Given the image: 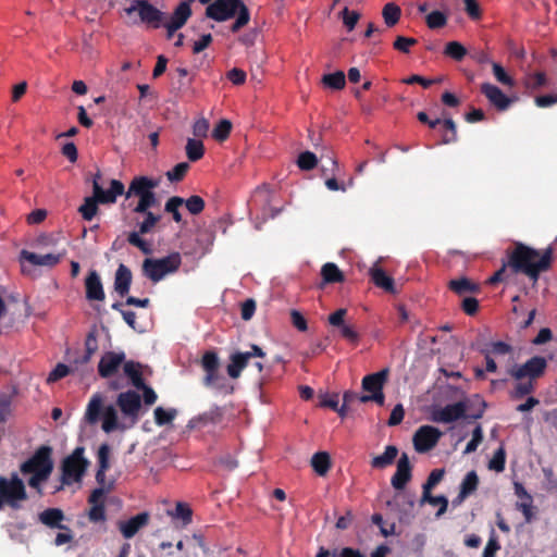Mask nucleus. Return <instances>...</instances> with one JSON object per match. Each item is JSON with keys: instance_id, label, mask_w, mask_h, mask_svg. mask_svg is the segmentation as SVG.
I'll list each match as a JSON object with an SVG mask.
<instances>
[{"instance_id": "nucleus-32", "label": "nucleus", "mask_w": 557, "mask_h": 557, "mask_svg": "<svg viewBox=\"0 0 557 557\" xmlns=\"http://www.w3.org/2000/svg\"><path fill=\"white\" fill-rule=\"evenodd\" d=\"M398 455V448L394 445H388L382 455L375 456L371 460V466L374 469H385L386 467L394 463Z\"/></svg>"}, {"instance_id": "nucleus-39", "label": "nucleus", "mask_w": 557, "mask_h": 557, "mask_svg": "<svg viewBox=\"0 0 557 557\" xmlns=\"http://www.w3.org/2000/svg\"><path fill=\"white\" fill-rule=\"evenodd\" d=\"M420 503L421 504L428 503L432 506H440V508L435 515L437 518L441 517L442 515H444L448 507V499L444 495L433 496L431 494V492L422 493Z\"/></svg>"}, {"instance_id": "nucleus-10", "label": "nucleus", "mask_w": 557, "mask_h": 557, "mask_svg": "<svg viewBox=\"0 0 557 557\" xmlns=\"http://www.w3.org/2000/svg\"><path fill=\"white\" fill-rule=\"evenodd\" d=\"M51 454L50 446H40L29 459L21 465L20 471L23 474L50 475L53 469Z\"/></svg>"}, {"instance_id": "nucleus-22", "label": "nucleus", "mask_w": 557, "mask_h": 557, "mask_svg": "<svg viewBox=\"0 0 557 557\" xmlns=\"http://www.w3.org/2000/svg\"><path fill=\"white\" fill-rule=\"evenodd\" d=\"M86 298L89 301H103L106 294L100 275L96 270L89 271L85 278Z\"/></svg>"}, {"instance_id": "nucleus-11", "label": "nucleus", "mask_w": 557, "mask_h": 557, "mask_svg": "<svg viewBox=\"0 0 557 557\" xmlns=\"http://www.w3.org/2000/svg\"><path fill=\"white\" fill-rule=\"evenodd\" d=\"M84 448L77 447L73 454L62 462V484L70 485L79 482L84 475L88 461L83 457Z\"/></svg>"}, {"instance_id": "nucleus-21", "label": "nucleus", "mask_w": 557, "mask_h": 557, "mask_svg": "<svg viewBox=\"0 0 557 557\" xmlns=\"http://www.w3.org/2000/svg\"><path fill=\"white\" fill-rule=\"evenodd\" d=\"M481 92L487 98L498 111H505L511 103V100L498 88L491 83L481 85Z\"/></svg>"}, {"instance_id": "nucleus-34", "label": "nucleus", "mask_w": 557, "mask_h": 557, "mask_svg": "<svg viewBox=\"0 0 557 557\" xmlns=\"http://www.w3.org/2000/svg\"><path fill=\"white\" fill-rule=\"evenodd\" d=\"M321 275L326 284L342 283L345 280L344 273L333 262H327L322 267Z\"/></svg>"}, {"instance_id": "nucleus-60", "label": "nucleus", "mask_w": 557, "mask_h": 557, "mask_svg": "<svg viewBox=\"0 0 557 557\" xmlns=\"http://www.w3.org/2000/svg\"><path fill=\"white\" fill-rule=\"evenodd\" d=\"M189 170L187 162L177 163L172 170L166 172V177L171 182H180L184 178Z\"/></svg>"}, {"instance_id": "nucleus-48", "label": "nucleus", "mask_w": 557, "mask_h": 557, "mask_svg": "<svg viewBox=\"0 0 557 557\" xmlns=\"http://www.w3.org/2000/svg\"><path fill=\"white\" fill-rule=\"evenodd\" d=\"M443 127L445 133L443 135L442 143L445 145L456 143L458 139L457 125L453 119H445L443 121Z\"/></svg>"}, {"instance_id": "nucleus-1", "label": "nucleus", "mask_w": 557, "mask_h": 557, "mask_svg": "<svg viewBox=\"0 0 557 557\" xmlns=\"http://www.w3.org/2000/svg\"><path fill=\"white\" fill-rule=\"evenodd\" d=\"M553 260L554 249L552 246L540 251L522 243H517L509 253L508 265L515 273H523L536 283L540 274L552 268Z\"/></svg>"}, {"instance_id": "nucleus-54", "label": "nucleus", "mask_w": 557, "mask_h": 557, "mask_svg": "<svg viewBox=\"0 0 557 557\" xmlns=\"http://www.w3.org/2000/svg\"><path fill=\"white\" fill-rule=\"evenodd\" d=\"M222 418H223V411L220 407L218 406H214L212 407L210 410L201 413L199 417H198V421L203 423V424H207V423H219L222 421Z\"/></svg>"}, {"instance_id": "nucleus-50", "label": "nucleus", "mask_w": 557, "mask_h": 557, "mask_svg": "<svg viewBox=\"0 0 557 557\" xmlns=\"http://www.w3.org/2000/svg\"><path fill=\"white\" fill-rule=\"evenodd\" d=\"M547 85L546 74L543 72H536L528 75L525 81V87L532 91L539 90L540 88Z\"/></svg>"}, {"instance_id": "nucleus-55", "label": "nucleus", "mask_w": 557, "mask_h": 557, "mask_svg": "<svg viewBox=\"0 0 557 557\" xmlns=\"http://www.w3.org/2000/svg\"><path fill=\"white\" fill-rule=\"evenodd\" d=\"M72 372H73V368L71 366H67L64 363H58L53 368V370L49 373V375L47 377V383L48 384L54 383V382L65 377L66 375H69Z\"/></svg>"}, {"instance_id": "nucleus-31", "label": "nucleus", "mask_w": 557, "mask_h": 557, "mask_svg": "<svg viewBox=\"0 0 557 557\" xmlns=\"http://www.w3.org/2000/svg\"><path fill=\"white\" fill-rule=\"evenodd\" d=\"M102 430L106 433H111L115 430H124V426L119 423L116 409L112 405H109L103 409Z\"/></svg>"}, {"instance_id": "nucleus-41", "label": "nucleus", "mask_w": 557, "mask_h": 557, "mask_svg": "<svg viewBox=\"0 0 557 557\" xmlns=\"http://www.w3.org/2000/svg\"><path fill=\"white\" fill-rule=\"evenodd\" d=\"M479 486V476L474 470L468 472L460 484V491L463 495L470 496Z\"/></svg>"}, {"instance_id": "nucleus-24", "label": "nucleus", "mask_w": 557, "mask_h": 557, "mask_svg": "<svg viewBox=\"0 0 557 557\" xmlns=\"http://www.w3.org/2000/svg\"><path fill=\"white\" fill-rule=\"evenodd\" d=\"M132 271L128 267L121 263L115 272L114 276V290L119 296L124 297L128 294L132 284Z\"/></svg>"}, {"instance_id": "nucleus-29", "label": "nucleus", "mask_w": 557, "mask_h": 557, "mask_svg": "<svg viewBox=\"0 0 557 557\" xmlns=\"http://www.w3.org/2000/svg\"><path fill=\"white\" fill-rule=\"evenodd\" d=\"M141 369L143 366L139 362L133 360L124 362V373L131 380V383L135 388L145 387V381L143 377Z\"/></svg>"}, {"instance_id": "nucleus-61", "label": "nucleus", "mask_w": 557, "mask_h": 557, "mask_svg": "<svg viewBox=\"0 0 557 557\" xmlns=\"http://www.w3.org/2000/svg\"><path fill=\"white\" fill-rule=\"evenodd\" d=\"M418 40L411 37H405V36H397L393 47L395 50L403 52V53H409L410 47L417 45Z\"/></svg>"}, {"instance_id": "nucleus-64", "label": "nucleus", "mask_w": 557, "mask_h": 557, "mask_svg": "<svg viewBox=\"0 0 557 557\" xmlns=\"http://www.w3.org/2000/svg\"><path fill=\"white\" fill-rule=\"evenodd\" d=\"M500 549V544L494 531L492 532L487 544L483 550L482 557H496V553Z\"/></svg>"}, {"instance_id": "nucleus-36", "label": "nucleus", "mask_w": 557, "mask_h": 557, "mask_svg": "<svg viewBox=\"0 0 557 557\" xmlns=\"http://www.w3.org/2000/svg\"><path fill=\"white\" fill-rule=\"evenodd\" d=\"M313 470L321 476L325 475L331 468V458L326 451H318L311 458Z\"/></svg>"}, {"instance_id": "nucleus-35", "label": "nucleus", "mask_w": 557, "mask_h": 557, "mask_svg": "<svg viewBox=\"0 0 557 557\" xmlns=\"http://www.w3.org/2000/svg\"><path fill=\"white\" fill-rule=\"evenodd\" d=\"M102 409V397L99 394H95L88 405L85 412V419L89 424L98 422L100 412Z\"/></svg>"}, {"instance_id": "nucleus-26", "label": "nucleus", "mask_w": 557, "mask_h": 557, "mask_svg": "<svg viewBox=\"0 0 557 557\" xmlns=\"http://www.w3.org/2000/svg\"><path fill=\"white\" fill-rule=\"evenodd\" d=\"M249 356L242 351H236L230 356V363L226 371L230 377L238 379L243 370L248 366Z\"/></svg>"}, {"instance_id": "nucleus-19", "label": "nucleus", "mask_w": 557, "mask_h": 557, "mask_svg": "<svg viewBox=\"0 0 557 557\" xmlns=\"http://www.w3.org/2000/svg\"><path fill=\"white\" fill-rule=\"evenodd\" d=\"M411 465L409 457L404 453L397 461L396 472L392 476L391 483L395 490H404L406 484L411 480Z\"/></svg>"}, {"instance_id": "nucleus-63", "label": "nucleus", "mask_w": 557, "mask_h": 557, "mask_svg": "<svg viewBox=\"0 0 557 557\" xmlns=\"http://www.w3.org/2000/svg\"><path fill=\"white\" fill-rule=\"evenodd\" d=\"M173 517L182 519L184 524H189L191 522L193 511L188 505L184 503H177L175 511L173 512Z\"/></svg>"}, {"instance_id": "nucleus-16", "label": "nucleus", "mask_w": 557, "mask_h": 557, "mask_svg": "<svg viewBox=\"0 0 557 557\" xmlns=\"http://www.w3.org/2000/svg\"><path fill=\"white\" fill-rule=\"evenodd\" d=\"M116 405L125 417L132 419L133 423L137 422L141 409V398L137 392L129 389L120 393Z\"/></svg>"}, {"instance_id": "nucleus-38", "label": "nucleus", "mask_w": 557, "mask_h": 557, "mask_svg": "<svg viewBox=\"0 0 557 557\" xmlns=\"http://www.w3.org/2000/svg\"><path fill=\"white\" fill-rule=\"evenodd\" d=\"M382 16L386 26L393 27L399 22L401 10L397 4L389 2L384 5L382 10Z\"/></svg>"}, {"instance_id": "nucleus-40", "label": "nucleus", "mask_w": 557, "mask_h": 557, "mask_svg": "<svg viewBox=\"0 0 557 557\" xmlns=\"http://www.w3.org/2000/svg\"><path fill=\"white\" fill-rule=\"evenodd\" d=\"M322 83L325 87L334 90H341L345 87L346 84L345 74L343 71L325 74L322 77Z\"/></svg>"}, {"instance_id": "nucleus-59", "label": "nucleus", "mask_w": 557, "mask_h": 557, "mask_svg": "<svg viewBox=\"0 0 557 557\" xmlns=\"http://www.w3.org/2000/svg\"><path fill=\"white\" fill-rule=\"evenodd\" d=\"M184 203L189 213L194 215L201 213L206 206L205 200L197 195L190 196L188 199L184 200Z\"/></svg>"}, {"instance_id": "nucleus-47", "label": "nucleus", "mask_w": 557, "mask_h": 557, "mask_svg": "<svg viewBox=\"0 0 557 557\" xmlns=\"http://www.w3.org/2000/svg\"><path fill=\"white\" fill-rule=\"evenodd\" d=\"M232 131V123L228 120H221L212 131V137L216 141H224L228 138Z\"/></svg>"}, {"instance_id": "nucleus-3", "label": "nucleus", "mask_w": 557, "mask_h": 557, "mask_svg": "<svg viewBox=\"0 0 557 557\" xmlns=\"http://www.w3.org/2000/svg\"><path fill=\"white\" fill-rule=\"evenodd\" d=\"M28 498L25 484L16 472L9 476L0 475V510L4 506L12 510H20L22 502Z\"/></svg>"}, {"instance_id": "nucleus-15", "label": "nucleus", "mask_w": 557, "mask_h": 557, "mask_svg": "<svg viewBox=\"0 0 557 557\" xmlns=\"http://www.w3.org/2000/svg\"><path fill=\"white\" fill-rule=\"evenodd\" d=\"M443 433L435 426L432 425H422L420 426L412 437L413 447L417 453L423 454L433 449L438 441L441 440Z\"/></svg>"}, {"instance_id": "nucleus-46", "label": "nucleus", "mask_w": 557, "mask_h": 557, "mask_svg": "<svg viewBox=\"0 0 557 557\" xmlns=\"http://www.w3.org/2000/svg\"><path fill=\"white\" fill-rule=\"evenodd\" d=\"M98 350V341L95 333L90 332L85 339V354L79 360L81 363H88L92 355Z\"/></svg>"}, {"instance_id": "nucleus-33", "label": "nucleus", "mask_w": 557, "mask_h": 557, "mask_svg": "<svg viewBox=\"0 0 557 557\" xmlns=\"http://www.w3.org/2000/svg\"><path fill=\"white\" fill-rule=\"evenodd\" d=\"M195 0H183L180 2V4L174 9L170 22L182 28L191 15L190 5Z\"/></svg>"}, {"instance_id": "nucleus-13", "label": "nucleus", "mask_w": 557, "mask_h": 557, "mask_svg": "<svg viewBox=\"0 0 557 557\" xmlns=\"http://www.w3.org/2000/svg\"><path fill=\"white\" fill-rule=\"evenodd\" d=\"M141 213L145 214V220L139 224L138 232H131L127 235V242L129 245L138 248L143 253L150 255L152 253V246L150 243L143 239L140 235L148 234L160 221L161 216L149 210Z\"/></svg>"}, {"instance_id": "nucleus-12", "label": "nucleus", "mask_w": 557, "mask_h": 557, "mask_svg": "<svg viewBox=\"0 0 557 557\" xmlns=\"http://www.w3.org/2000/svg\"><path fill=\"white\" fill-rule=\"evenodd\" d=\"M546 368V359L541 356H534L521 366H512L510 369H508V374L517 381H521L524 377H528V380L534 382L545 373Z\"/></svg>"}, {"instance_id": "nucleus-56", "label": "nucleus", "mask_w": 557, "mask_h": 557, "mask_svg": "<svg viewBox=\"0 0 557 557\" xmlns=\"http://www.w3.org/2000/svg\"><path fill=\"white\" fill-rule=\"evenodd\" d=\"M317 163L318 159L311 151H305L298 156L297 164L301 170L310 171L317 166Z\"/></svg>"}, {"instance_id": "nucleus-45", "label": "nucleus", "mask_w": 557, "mask_h": 557, "mask_svg": "<svg viewBox=\"0 0 557 557\" xmlns=\"http://www.w3.org/2000/svg\"><path fill=\"white\" fill-rule=\"evenodd\" d=\"M153 413H154L156 424L159 426H163L165 424L171 423L175 419L177 411H176V409H173V408L165 410L162 407H157L154 409Z\"/></svg>"}, {"instance_id": "nucleus-30", "label": "nucleus", "mask_w": 557, "mask_h": 557, "mask_svg": "<svg viewBox=\"0 0 557 557\" xmlns=\"http://www.w3.org/2000/svg\"><path fill=\"white\" fill-rule=\"evenodd\" d=\"M110 446L109 444L104 443L101 444L98 449V470L96 473V480L99 484H103L106 480V471L110 468L109 465V457H110Z\"/></svg>"}, {"instance_id": "nucleus-44", "label": "nucleus", "mask_w": 557, "mask_h": 557, "mask_svg": "<svg viewBox=\"0 0 557 557\" xmlns=\"http://www.w3.org/2000/svg\"><path fill=\"white\" fill-rule=\"evenodd\" d=\"M534 389H535V384L533 381L528 380V381L523 382L521 380L515 385L513 389L510 392V397L513 399H521L524 396L533 393Z\"/></svg>"}, {"instance_id": "nucleus-18", "label": "nucleus", "mask_w": 557, "mask_h": 557, "mask_svg": "<svg viewBox=\"0 0 557 557\" xmlns=\"http://www.w3.org/2000/svg\"><path fill=\"white\" fill-rule=\"evenodd\" d=\"M125 354L123 351H107L100 359L98 363V373L103 379H109L115 375L121 368L124 366Z\"/></svg>"}, {"instance_id": "nucleus-53", "label": "nucleus", "mask_w": 557, "mask_h": 557, "mask_svg": "<svg viewBox=\"0 0 557 557\" xmlns=\"http://www.w3.org/2000/svg\"><path fill=\"white\" fill-rule=\"evenodd\" d=\"M493 74L496 81L505 86L512 87L515 85L513 78L505 71V69L496 62H491Z\"/></svg>"}, {"instance_id": "nucleus-2", "label": "nucleus", "mask_w": 557, "mask_h": 557, "mask_svg": "<svg viewBox=\"0 0 557 557\" xmlns=\"http://www.w3.org/2000/svg\"><path fill=\"white\" fill-rule=\"evenodd\" d=\"M109 189H103L102 185L95 182L92 196L86 197L84 203L78 208V212L86 221H91L98 213V205H112L116 202L119 196L124 194V184L115 178L110 180Z\"/></svg>"}, {"instance_id": "nucleus-49", "label": "nucleus", "mask_w": 557, "mask_h": 557, "mask_svg": "<svg viewBox=\"0 0 557 557\" xmlns=\"http://www.w3.org/2000/svg\"><path fill=\"white\" fill-rule=\"evenodd\" d=\"M425 22L429 28L437 29L447 24V16L443 12L435 10L426 15Z\"/></svg>"}, {"instance_id": "nucleus-58", "label": "nucleus", "mask_w": 557, "mask_h": 557, "mask_svg": "<svg viewBox=\"0 0 557 557\" xmlns=\"http://www.w3.org/2000/svg\"><path fill=\"white\" fill-rule=\"evenodd\" d=\"M506 463V453L503 447H499L495 453L493 458L488 462V469L494 470L496 472H502L505 469Z\"/></svg>"}, {"instance_id": "nucleus-7", "label": "nucleus", "mask_w": 557, "mask_h": 557, "mask_svg": "<svg viewBox=\"0 0 557 557\" xmlns=\"http://www.w3.org/2000/svg\"><path fill=\"white\" fill-rule=\"evenodd\" d=\"M182 258L178 252H173L160 259L147 258L143 262V273L152 282L161 281L166 274L178 270Z\"/></svg>"}, {"instance_id": "nucleus-4", "label": "nucleus", "mask_w": 557, "mask_h": 557, "mask_svg": "<svg viewBox=\"0 0 557 557\" xmlns=\"http://www.w3.org/2000/svg\"><path fill=\"white\" fill-rule=\"evenodd\" d=\"M158 186V182L147 176H135L129 183L128 189L125 191V198L138 197L139 201L133 209L134 212H146L157 205V197L153 189Z\"/></svg>"}, {"instance_id": "nucleus-51", "label": "nucleus", "mask_w": 557, "mask_h": 557, "mask_svg": "<svg viewBox=\"0 0 557 557\" xmlns=\"http://www.w3.org/2000/svg\"><path fill=\"white\" fill-rule=\"evenodd\" d=\"M444 53L456 61H461L466 54V48L458 41H449L446 47Z\"/></svg>"}, {"instance_id": "nucleus-62", "label": "nucleus", "mask_w": 557, "mask_h": 557, "mask_svg": "<svg viewBox=\"0 0 557 557\" xmlns=\"http://www.w3.org/2000/svg\"><path fill=\"white\" fill-rule=\"evenodd\" d=\"M483 348H487V352L490 356L492 355H507L512 351V347L502 341L493 342L488 345H485Z\"/></svg>"}, {"instance_id": "nucleus-8", "label": "nucleus", "mask_w": 557, "mask_h": 557, "mask_svg": "<svg viewBox=\"0 0 557 557\" xmlns=\"http://www.w3.org/2000/svg\"><path fill=\"white\" fill-rule=\"evenodd\" d=\"M388 375L389 370L384 368L375 373L363 376L361 387L369 394L361 395L360 403L374 401L379 406H383L385 401L383 388L388 380Z\"/></svg>"}, {"instance_id": "nucleus-23", "label": "nucleus", "mask_w": 557, "mask_h": 557, "mask_svg": "<svg viewBox=\"0 0 557 557\" xmlns=\"http://www.w3.org/2000/svg\"><path fill=\"white\" fill-rule=\"evenodd\" d=\"M149 522V513L144 511L140 512L126 521L119 523V530L125 539H132L136 533L147 525Z\"/></svg>"}, {"instance_id": "nucleus-17", "label": "nucleus", "mask_w": 557, "mask_h": 557, "mask_svg": "<svg viewBox=\"0 0 557 557\" xmlns=\"http://www.w3.org/2000/svg\"><path fill=\"white\" fill-rule=\"evenodd\" d=\"M347 315V309L339 308L327 318L329 323L332 326L339 329L341 336L351 344H358L360 335L354 325L345 323V317Z\"/></svg>"}, {"instance_id": "nucleus-27", "label": "nucleus", "mask_w": 557, "mask_h": 557, "mask_svg": "<svg viewBox=\"0 0 557 557\" xmlns=\"http://www.w3.org/2000/svg\"><path fill=\"white\" fill-rule=\"evenodd\" d=\"M64 519V513L59 508H48L39 513V521L49 527V528H58L61 530H69L66 525L62 524Z\"/></svg>"}, {"instance_id": "nucleus-20", "label": "nucleus", "mask_w": 557, "mask_h": 557, "mask_svg": "<svg viewBox=\"0 0 557 557\" xmlns=\"http://www.w3.org/2000/svg\"><path fill=\"white\" fill-rule=\"evenodd\" d=\"M63 256L64 253L38 255L23 249L20 253V259L21 261L29 262L32 265L53 268L61 261Z\"/></svg>"}, {"instance_id": "nucleus-57", "label": "nucleus", "mask_w": 557, "mask_h": 557, "mask_svg": "<svg viewBox=\"0 0 557 557\" xmlns=\"http://www.w3.org/2000/svg\"><path fill=\"white\" fill-rule=\"evenodd\" d=\"M236 14L237 17L231 26V32L234 34L238 33L250 21V12L247 5H243L242 10H239Z\"/></svg>"}, {"instance_id": "nucleus-9", "label": "nucleus", "mask_w": 557, "mask_h": 557, "mask_svg": "<svg viewBox=\"0 0 557 557\" xmlns=\"http://www.w3.org/2000/svg\"><path fill=\"white\" fill-rule=\"evenodd\" d=\"M486 408V403L484 400L480 401V408L476 412L467 414V405L465 401H458L455 404L446 405L445 407L435 410L432 414V420L434 422L441 423H451L459 419L466 418L471 420L481 419L484 414Z\"/></svg>"}, {"instance_id": "nucleus-6", "label": "nucleus", "mask_w": 557, "mask_h": 557, "mask_svg": "<svg viewBox=\"0 0 557 557\" xmlns=\"http://www.w3.org/2000/svg\"><path fill=\"white\" fill-rule=\"evenodd\" d=\"M124 11L129 17H133V24L141 23L154 29L162 25L164 17V13L148 0H133Z\"/></svg>"}, {"instance_id": "nucleus-28", "label": "nucleus", "mask_w": 557, "mask_h": 557, "mask_svg": "<svg viewBox=\"0 0 557 557\" xmlns=\"http://www.w3.org/2000/svg\"><path fill=\"white\" fill-rule=\"evenodd\" d=\"M448 287L455 294L462 296L466 294H476L480 292V285L466 276L449 281Z\"/></svg>"}, {"instance_id": "nucleus-43", "label": "nucleus", "mask_w": 557, "mask_h": 557, "mask_svg": "<svg viewBox=\"0 0 557 557\" xmlns=\"http://www.w3.org/2000/svg\"><path fill=\"white\" fill-rule=\"evenodd\" d=\"M27 528V524L23 521L21 522H9L5 524V530L10 536V539L14 542L18 543H26L25 536L22 534V531H24Z\"/></svg>"}, {"instance_id": "nucleus-52", "label": "nucleus", "mask_w": 557, "mask_h": 557, "mask_svg": "<svg viewBox=\"0 0 557 557\" xmlns=\"http://www.w3.org/2000/svg\"><path fill=\"white\" fill-rule=\"evenodd\" d=\"M445 475V469H434L430 472L426 481L422 485V493L432 492V490L443 480Z\"/></svg>"}, {"instance_id": "nucleus-37", "label": "nucleus", "mask_w": 557, "mask_h": 557, "mask_svg": "<svg viewBox=\"0 0 557 557\" xmlns=\"http://www.w3.org/2000/svg\"><path fill=\"white\" fill-rule=\"evenodd\" d=\"M185 150L190 162L200 160L205 154V146L200 139L188 138Z\"/></svg>"}, {"instance_id": "nucleus-25", "label": "nucleus", "mask_w": 557, "mask_h": 557, "mask_svg": "<svg viewBox=\"0 0 557 557\" xmlns=\"http://www.w3.org/2000/svg\"><path fill=\"white\" fill-rule=\"evenodd\" d=\"M371 281L376 287L384 289L387 293L395 294L394 278L386 274V272L379 267H373L369 271Z\"/></svg>"}, {"instance_id": "nucleus-14", "label": "nucleus", "mask_w": 557, "mask_h": 557, "mask_svg": "<svg viewBox=\"0 0 557 557\" xmlns=\"http://www.w3.org/2000/svg\"><path fill=\"white\" fill-rule=\"evenodd\" d=\"M246 5L242 0H214L206 8V16L215 22L233 18Z\"/></svg>"}, {"instance_id": "nucleus-5", "label": "nucleus", "mask_w": 557, "mask_h": 557, "mask_svg": "<svg viewBox=\"0 0 557 557\" xmlns=\"http://www.w3.org/2000/svg\"><path fill=\"white\" fill-rule=\"evenodd\" d=\"M200 366L205 371L202 383L206 387H214L226 394H232L234 387L228 385L225 377L220 373V359L214 350H207L200 360Z\"/></svg>"}, {"instance_id": "nucleus-42", "label": "nucleus", "mask_w": 557, "mask_h": 557, "mask_svg": "<svg viewBox=\"0 0 557 557\" xmlns=\"http://www.w3.org/2000/svg\"><path fill=\"white\" fill-rule=\"evenodd\" d=\"M184 203V199L178 196H173L168 199L164 206V210L168 213L172 214L173 220L176 223H181L183 221L182 214L180 212V207Z\"/></svg>"}]
</instances>
